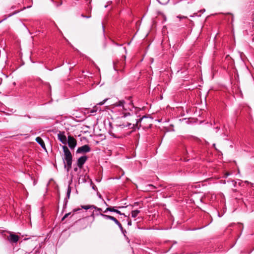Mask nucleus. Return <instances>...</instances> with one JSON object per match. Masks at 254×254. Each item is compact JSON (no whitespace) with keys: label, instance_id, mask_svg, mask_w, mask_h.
<instances>
[{"label":"nucleus","instance_id":"obj_1","mask_svg":"<svg viewBox=\"0 0 254 254\" xmlns=\"http://www.w3.org/2000/svg\"><path fill=\"white\" fill-rule=\"evenodd\" d=\"M134 105L131 96L126 97L125 99L119 100L112 105V111L115 114L117 117L121 119H126V121L123 124L117 125L115 127L110 130L109 133L111 135L118 137L119 136L115 132L120 128L129 127L131 125L133 126H137L138 122L145 118L143 117L137 120L135 119V116L133 115L132 111Z\"/></svg>","mask_w":254,"mask_h":254},{"label":"nucleus","instance_id":"obj_2","mask_svg":"<svg viewBox=\"0 0 254 254\" xmlns=\"http://www.w3.org/2000/svg\"><path fill=\"white\" fill-rule=\"evenodd\" d=\"M62 148L64 153V157L63 158L64 164V166L66 169L67 171L68 172L71 168L72 156L70 150L66 145L63 146Z\"/></svg>","mask_w":254,"mask_h":254},{"label":"nucleus","instance_id":"obj_3","mask_svg":"<svg viewBox=\"0 0 254 254\" xmlns=\"http://www.w3.org/2000/svg\"><path fill=\"white\" fill-rule=\"evenodd\" d=\"M68 146L71 149H74L77 144L76 139L72 136H68V140H67Z\"/></svg>","mask_w":254,"mask_h":254},{"label":"nucleus","instance_id":"obj_4","mask_svg":"<svg viewBox=\"0 0 254 254\" xmlns=\"http://www.w3.org/2000/svg\"><path fill=\"white\" fill-rule=\"evenodd\" d=\"M58 139L62 142L64 144H66L67 143V138L65 135V133L64 131H59L58 133Z\"/></svg>","mask_w":254,"mask_h":254},{"label":"nucleus","instance_id":"obj_5","mask_svg":"<svg viewBox=\"0 0 254 254\" xmlns=\"http://www.w3.org/2000/svg\"><path fill=\"white\" fill-rule=\"evenodd\" d=\"M90 151V148L88 145H84L78 147L76 150L77 153H87Z\"/></svg>","mask_w":254,"mask_h":254},{"label":"nucleus","instance_id":"obj_6","mask_svg":"<svg viewBox=\"0 0 254 254\" xmlns=\"http://www.w3.org/2000/svg\"><path fill=\"white\" fill-rule=\"evenodd\" d=\"M87 160V157L86 156H82L79 157L77 161V165L78 167L81 169L83 167L84 164Z\"/></svg>","mask_w":254,"mask_h":254},{"label":"nucleus","instance_id":"obj_7","mask_svg":"<svg viewBox=\"0 0 254 254\" xmlns=\"http://www.w3.org/2000/svg\"><path fill=\"white\" fill-rule=\"evenodd\" d=\"M96 215H101L105 219L111 220L113 221L117 225H118V224H119V223H120V222L115 217H114L113 216L106 215V214H104L101 213H97Z\"/></svg>","mask_w":254,"mask_h":254},{"label":"nucleus","instance_id":"obj_8","mask_svg":"<svg viewBox=\"0 0 254 254\" xmlns=\"http://www.w3.org/2000/svg\"><path fill=\"white\" fill-rule=\"evenodd\" d=\"M96 215H101L105 219L111 220L113 221L117 225H118V224H119V223H120V222L115 217H114L113 216L106 215V214H104L101 213H97Z\"/></svg>","mask_w":254,"mask_h":254},{"label":"nucleus","instance_id":"obj_9","mask_svg":"<svg viewBox=\"0 0 254 254\" xmlns=\"http://www.w3.org/2000/svg\"><path fill=\"white\" fill-rule=\"evenodd\" d=\"M19 236L18 235L10 234L9 236L8 237V240L11 243H17L19 240Z\"/></svg>","mask_w":254,"mask_h":254},{"label":"nucleus","instance_id":"obj_10","mask_svg":"<svg viewBox=\"0 0 254 254\" xmlns=\"http://www.w3.org/2000/svg\"><path fill=\"white\" fill-rule=\"evenodd\" d=\"M81 207L82 208L85 210H87L89 209H94L100 212L102 211L101 208H98L97 207L93 205H81Z\"/></svg>","mask_w":254,"mask_h":254},{"label":"nucleus","instance_id":"obj_11","mask_svg":"<svg viewBox=\"0 0 254 254\" xmlns=\"http://www.w3.org/2000/svg\"><path fill=\"white\" fill-rule=\"evenodd\" d=\"M36 141L45 150L46 149V146L44 140L40 137H37L36 138Z\"/></svg>","mask_w":254,"mask_h":254},{"label":"nucleus","instance_id":"obj_12","mask_svg":"<svg viewBox=\"0 0 254 254\" xmlns=\"http://www.w3.org/2000/svg\"><path fill=\"white\" fill-rule=\"evenodd\" d=\"M117 207L116 206H110V207H107L103 212L104 213H106L108 211H111V212H115V211H116V208Z\"/></svg>","mask_w":254,"mask_h":254},{"label":"nucleus","instance_id":"obj_13","mask_svg":"<svg viewBox=\"0 0 254 254\" xmlns=\"http://www.w3.org/2000/svg\"><path fill=\"white\" fill-rule=\"evenodd\" d=\"M140 213V211L138 210H132L131 212V217L135 218Z\"/></svg>","mask_w":254,"mask_h":254},{"label":"nucleus","instance_id":"obj_14","mask_svg":"<svg viewBox=\"0 0 254 254\" xmlns=\"http://www.w3.org/2000/svg\"><path fill=\"white\" fill-rule=\"evenodd\" d=\"M70 192H71V189H70V187L69 186H68V189H67V196L68 198L69 197Z\"/></svg>","mask_w":254,"mask_h":254},{"label":"nucleus","instance_id":"obj_15","mask_svg":"<svg viewBox=\"0 0 254 254\" xmlns=\"http://www.w3.org/2000/svg\"><path fill=\"white\" fill-rule=\"evenodd\" d=\"M97 108L96 107V106H95L93 107V109H92L90 111V113H94L97 112Z\"/></svg>","mask_w":254,"mask_h":254},{"label":"nucleus","instance_id":"obj_16","mask_svg":"<svg viewBox=\"0 0 254 254\" xmlns=\"http://www.w3.org/2000/svg\"><path fill=\"white\" fill-rule=\"evenodd\" d=\"M119 64L118 63H116V64H114V69L116 70H119L120 69L119 68V65H118Z\"/></svg>","mask_w":254,"mask_h":254},{"label":"nucleus","instance_id":"obj_17","mask_svg":"<svg viewBox=\"0 0 254 254\" xmlns=\"http://www.w3.org/2000/svg\"><path fill=\"white\" fill-rule=\"evenodd\" d=\"M108 100V98H106V99H104L103 101L99 102V103L98 104V105H102L104 104H105V102H106Z\"/></svg>","mask_w":254,"mask_h":254},{"label":"nucleus","instance_id":"obj_18","mask_svg":"<svg viewBox=\"0 0 254 254\" xmlns=\"http://www.w3.org/2000/svg\"><path fill=\"white\" fill-rule=\"evenodd\" d=\"M70 213H68L65 214L64 216L63 217L62 220L63 221L64 219H65L66 217L68 216L69 215H70Z\"/></svg>","mask_w":254,"mask_h":254},{"label":"nucleus","instance_id":"obj_19","mask_svg":"<svg viewBox=\"0 0 254 254\" xmlns=\"http://www.w3.org/2000/svg\"><path fill=\"white\" fill-rule=\"evenodd\" d=\"M117 225L119 226V227L120 228L121 230H122V231L123 230V227L122 224L120 223V222L119 223V224H118Z\"/></svg>","mask_w":254,"mask_h":254},{"label":"nucleus","instance_id":"obj_20","mask_svg":"<svg viewBox=\"0 0 254 254\" xmlns=\"http://www.w3.org/2000/svg\"><path fill=\"white\" fill-rule=\"evenodd\" d=\"M148 186L151 189H155L156 187L152 185H149Z\"/></svg>","mask_w":254,"mask_h":254},{"label":"nucleus","instance_id":"obj_21","mask_svg":"<svg viewBox=\"0 0 254 254\" xmlns=\"http://www.w3.org/2000/svg\"><path fill=\"white\" fill-rule=\"evenodd\" d=\"M115 212L119 214H120V215H122L123 214L121 212V211H120L119 210H116V211H115Z\"/></svg>","mask_w":254,"mask_h":254},{"label":"nucleus","instance_id":"obj_22","mask_svg":"<svg viewBox=\"0 0 254 254\" xmlns=\"http://www.w3.org/2000/svg\"><path fill=\"white\" fill-rule=\"evenodd\" d=\"M177 17H178V18H180V19H181V18H187V17H186V16H177Z\"/></svg>","mask_w":254,"mask_h":254},{"label":"nucleus","instance_id":"obj_23","mask_svg":"<svg viewBox=\"0 0 254 254\" xmlns=\"http://www.w3.org/2000/svg\"><path fill=\"white\" fill-rule=\"evenodd\" d=\"M128 225H131V222L130 220L128 222Z\"/></svg>","mask_w":254,"mask_h":254},{"label":"nucleus","instance_id":"obj_24","mask_svg":"<svg viewBox=\"0 0 254 254\" xmlns=\"http://www.w3.org/2000/svg\"><path fill=\"white\" fill-rule=\"evenodd\" d=\"M82 16L83 17H86V18H89V17H90V16H84L83 15H82Z\"/></svg>","mask_w":254,"mask_h":254},{"label":"nucleus","instance_id":"obj_25","mask_svg":"<svg viewBox=\"0 0 254 254\" xmlns=\"http://www.w3.org/2000/svg\"><path fill=\"white\" fill-rule=\"evenodd\" d=\"M230 175V174L227 173H226L225 175H226V177H227L228 176H229Z\"/></svg>","mask_w":254,"mask_h":254},{"label":"nucleus","instance_id":"obj_26","mask_svg":"<svg viewBox=\"0 0 254 254\" xmlns=\"http://www.w3.org/2000/svg\"><path fill=\"white\" fill-rule=\"evenodd\" d=\"M74 170L75 171H77V168H75L74 169Z\"/></svg>","mask_w":254,"mask_h":254},{"label":"nucleus","instance_id":"obj_27","mask_svg":"<svg viewBox=\"0 0 254 254\" xmlns=\"http://www.w3.org/2000/svg\"><path fill=\"white\" fill-rule=\"evenodd\" d=\"M123 206H119V207H118V208H123Z\"/></svg>","mask_w":254,"mask_h":254},{"label":"nucleus","instance_id":"obj_28","mask_svg":"<svg viewBox=\"0 0 254 254\" xmlns=\"http://www.w3.org/2000/svg\"><path fill=\"white\" fill-rule=\"evenodd\" d=\"M92 217H94V213H93L92 215H91Z\"/></svg>","mask_w":254,"mask_h":254},{"label":"nucleus","instance_id":"obj_29","mask_svg":"<svg viewBox=\"0 0 254 254\" xmlns=\"http://www.w3.org/2000/svg\"><path fill=\"white\" fill-rule=\"evenodd\" d=\"M19 11V10H18L17 11L15 12H14V13H16L18 12Z\"/></svg>","mask_w":254,"mask_h":254}]
</instances>
